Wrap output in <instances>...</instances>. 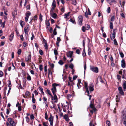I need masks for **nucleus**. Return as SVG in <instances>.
<instances>
[{"label": "nucleus", "mask_w": 126, "mask_h": 126, "mask_svg": "<svg viewBox=\"0 0 126 126\" xmlns=\"http://www.w3.org/2000/svg\"><path fill=\"white\" fill-rule=\"evenodd\" d=\"M110 28L111 29H113V24L112 22H110Z\"/></svg>", "instance_id": "7c9ffc66"}, {"label": "nucleus", "mask_w": 126, "mask_h": 126, "mask_svg": "<svg viewBox=\"0 0 126 126\" xmlns=\"http://www.w3.org/2000/svg\"><path fill=\"white\" fill-rule=\"evenodd\" d=\"M108 126H109L110 125V121H107L106 122Z\"/></svg>", "instance_id": "c9c22d12"}, {"label": "nucleus", "mask_w": 126, "mask_h": 126, "mask_svg": "<svg viewBox=\"0 0 126 126\" xmlns=\"http://www.w3.org/2000/svg\"><path fill=\"white\" fill-rule=\"evenodd\" d=\"M45 118L46 120L48 119V115L47 112H46L45 114Z\"/></svg>", "instance_id": "e433bc0d"}, {"label": "nucleus", "mask_w": 126, "mask_h": 126, "mask_svg": "<svg viewBox=\"0 0 126 126\" xmlns=\"http://www.w3.org/2000/svg\"><path fill=\"white\" fill-rule=\"evenodd\" d=\"M112 38L114 39L115 38V33L114 32L112 33Z\"/></svg>", "instance_id": "c03bdc74"}, {"label": "nucleus", "mask_w": 126, "mask_h": 126, "mask_svg": "<svg viewBox=\"0 0 126 126\" xmlns=\"http://www.w3.org/2000/svg\"><path fill=\"white\" fill-rule=\"evenodd\" d=\"M73 52V51H69L68 53L67 54V56L68 57L71 58L72 56V55Z\"/></svg>", "instance_id": "6e6552de"}, {"label": "nucleus", "mask_w": 126, "mask_h": 126, "mask_svg": "<svg viewBox=\"0 0 126 126\" xmlns=\"http://www.w3.org/2000/svg\"><path fill=\"white\" fill-rule=\"evenodd\" d=\"M114 44L115 45H118L117 42V41L116 39H114Z\"/></svg>", "instance_id": "37998d69"}, {"label": "nucleus", "mask_w": 126, "mask_h": 126, "mask_svg": "<svg viewBox=\"0 0 126 126\" xmlns=\"http://www.w3.org/2000/svg\"><path fill=\"white\" fill-rule=\"evenodd\" d=\"M58 63L60 65H62L64 63L63 62L62 60H60L58 62Z\"/></svg>", "instance_id": "c85d7f7f"}, {"label": "nucleus", "mask_w": 126, "mask_h": 126, "mask_svg": "<svg viewBox=\"0 0 126 126\" xmlns=\"http://www.w3.org/2000/svg\"><path fill=\"white\" fill-rule=\"evenodd\" d=\"M55 8H54V7H52L50 11V13H53V10Z\"/></svg>", "instance_id": "79ce46f5"}, {"label": "nucleus", "mask_w": 126, "mask_h": 126, "mask_svg": "<svg viewBox=\"0 0 126 126\" xmlns=\"http://www.w3.org/2000/svg\"><path fill=\"white\" fill-rule=\"evenodd\" d=\"M88 54L89 55H90L91 54V50L89 47H88Z\"/></svg>", "instance_id": "72a5a7b5"}, {"label": "nucleus", "mask_w": 126, "mask_h": 126, "mask_svg": "<svg viewBox=\"0 0 126 126\" xmlns=\"http://www.w3.org/2000/svg\"><path fill=\"white\" fill-rule=\"evenodd\" d=\"M29 17L28 16H26V17L25 18V21L26 22H27L28 20V18H29Z\"/></svg>", "instance_id": "680f3d73"}, {"label": "nucleus", "mask_w": 126, "mask_h": 126, "mask_svg": "<svg viewBox=\"0 0 126 126\" xmlns=\"http://www.w3.org/2000/svg\"><path fill=\"white\" fill-rule=\"evenodd\" d=\"M87 30L86 29V27H85L84 26H83L82 28V31L83 32H85V30Z\"/></svg>", "instance_id": "f704fd0d"}, {"label": "nucleus", "mask_w": 126, "mask_h": 126, "mask_svg": "<svg viewBox=\"0 0 126 126\" xmlns=\"http://www.w3.org/2000/svg\"><path fill=\"white\" fill-rule=\"evenodd\" d=\"M46 122H43V126H47L48 125H47L46 124Z\"/></svg>", "instance_id": "774afa93"}, {"label": "nucleus", "mask_w": 126, "mask_h": 126, "mask_svg": "<svg viewBox=\"0 0 126 126\" xmlns=\"http://www.w3.org/2000/svg\"><path fill=\"white\" fill-rule=\"evenodd\" d=\"M34 116L33 115H30V118L31 119H34Z\"/></svg>", "instance_id": "bf43d9fd"}, {"label": "nucleus", "mask_w": 126, "mask_h": 126, "mask_svg": "<svg viewBox=\"0 0 126 126\" xmlns=\"http://www.w3.org/2000/svg\"><path fill=\"white\" fill-rule=\"evenodd\" d=\"M31 57L30 55H29L28 57H27V59H25L26 61H29L31 60Z\"/></svg>", "instance_id": "2eb2a0df"}, {"label": "nucleus", "mask_w": 126, "mask_h": 126, "mask_svg": "<svg viewBox=\"0 0 126 126\" xmlns=\"http://www.w3.org/2000/svg\"><path fill=\"white\" fill-rule=\"evenodd\" d=\"M90 69L91 71L95 73H97L98 72V69L97 67L90 66Z\"/></svg>", "instance_id": "7ed1b4c3"}, {"label": "nucleus", "mask_w": 126, "mask_h": 126, "mask_svg": "<svg viewBox=\"0 0 126 126\" xmlns=\"http://www.w3.org/2000/svg\"><path fill=\"white\" fill-rule=\"evenodd\" d=\"M46 25H47V28H48L49 27L50 24L48 22L46 23Z\"/></svg>", "instance_id": "09e8293b"}, {"label": "nucleus", "mask_w": 126, "mask_h": 126, "mask_svg": "<svg viewBox=\"0 0 126 126\" xmlns=\"http://www.w3.org/2000/svg\"><path fill=\"white\" fill-rule=\"evenodd\" d=\"M118 89L119 91V93L121 95H124V93L123 91L122 87H121L120 86L118 88Z\"/></svg>", "instance_id": "423d86ee"}, {"label": "nucleus", "mask_w": 126, "mask_h": 126, "mask_svg": "<svg viewBox=\"0 0 126 126\" xmlns=\"http://www.w3.org/2000/svg\"><path fill=\"white\" fill-rule=\"evenodd\" d=\"M99 80H100V82H101L102 83H104V82L102 80V79L101 78V77H99Z\"/></svg>", "instance_id": "0e129e2a"}, {"label": "nucleus", "mask_w": 126, "mask_h": 126, "mask_svg": "<svg viewBox=\"0 0 126 126\" xmlns=\"http://www.w3.org/2000/svg\"><path fill=\"white\" fill-rule=\"evenodd\" d=\"M68 117V116L67 114H65L63 116V118L64 119H65L67 117Z\"/></svg>", "instance_id": "338daca9"}, {"label": "nucleus", "mask_w": 126, "mask_h": 126, "mask_svg": "<svg viewBox=\"0 0 126 126\" xmlns=\"http://www.w3.org/2000/svg\"><path fill=\"white\" fill-rule=\"evenodd\" d=\"M94 86L93 84L91 83L89 84V89L90 92H92L94 90Z\"/></svg>", "instance_id": "0eeeda50"}, {"label": "nucleus", "mask_w": 126, "mask_h": 126, "mask_svg": "<svg viewBox=\"0 0 126 126\" xmlns=\"http://www.w3.org/2000/svg\"><path fill=\"white\" fill-rule=\"evenodd\" d=\"M50 16L54 18H55L57 16V14L55 13H50Z\"/></svg>", "instance_id": "9b49d317"}, {"label": "nucleus", "mask_w": 126, "mask_h": 126, "mask_svg": "<svg viewBox=\"0 0 126 126\" xmlns=\"http://www.w3.org/2000/svg\"><path fill=\"white\" fill-rule=\"evenodd\" d=\"M119 54L121 57L123 58L124 57V54L122 52H120Z\"/></svg>", "instance_id": "a19ab883"}, {"label": "nucleus", "mask_w": 126, "mask_h": 126, "mask_svg": "<svg viewBox=\"0 0 126 126\" xmlns=\"http://www.w3.org/2000/svg\"><path fill=\"white\" fill-rule=\"evenodd\" d=\"M61 12H64V7H62L61 9Z\"/></svg>", "instance_id": "5fc2aeb1"}, {"label": "nucleus", "mask_w": 126, "mask_h": 126, "mask_svg": "<svg viewBox=\"0 0 126 126\" xmlns=\"http://www.w3.org/2000/svg\"><path fill=\"white\" fill-rule=\"evenodd\" d=\"M39 69L40 71H41L43 70V66L42 65H40L39 66Z\"/></svg>", "instance_id": "49530a36"}, {"label": "nucleus", "mask_w": 126, "mask_h": 126, "mask_svg": "<svg viewBox=\"0 0 126 126\" xmlns=\"http://www.w3.org/2000/svg\"><path fill=\"white\" fill-rule=\"evenodd\" d=\"M47 66L46 65L45 66L44 68V72L45 75H46L47 73Z\"/></svg>", "instance_id": "bb28decb"}, {"label": "nucleus", "mask_w": 126, "mask_h": 126, "mask_svg": "<svg viewBox=\"0 0 126 126\" xmlns=\"http://www.w3.org/2000/svg\"><path fill=\"white\" fill-rule=\"evenodd\" d=\"M74 67V65L73 64L71 63L70 64L69 66V67L71 69H73Z\"/></svg>", "instance_id": "473e14b6"}, {"label": "nucleus", "mask_w": 126, "mask_h": 126, "mask_svg": "<svg viewBox=\"0 0 126 126\" xmlns=\"http://www.w3.org/2000/svg\"><path fill=\"white\" fill-rule=\"evenodd\" d=\"M3 73L2 71H0V77H2Z\"/></svg>", "instance_id": "a18cd8bd"}, {"label": "nucleus", "mask_w": 126, "mask_h": 126, "mask_svg": "<svg viewBox=\"0 0 126 126\" xmlns=\"http://www.w3.org/2000/svg\"><path fill=\"white\" fill-rule=\"evenodd\" d=\"M83 18L81 16H79L78 17V20L79 22V25H82V22Z\"/></svg>", "instance_id": "20e7f679"}, {"label": "nucleus", "mask_w": 126, "mask_h": 126, "mask_svg": "<svg viewBox=\"0 0 126 126\" xmlns=\"http://www.w3.org/2000/svg\"><path fill=\"white\" fill-rule=\"evenodd\" d=\"M16 35L18 36H19V34L18 31H17V29L16 30Z\"/></svg>", "instance_id": "e2e57ef3"}, {"label": "nucleus", "mask_w": 126, "mask_h": 126, "mask_svg": "<svg viewBox=\"0 0 126 126\" xmlns=\"http://www.w3.org/2000/svg\"><path fill=\"white\" fill-rule=\"evenodd\" d=\"M5 21H4L3 23H2L1 24L3 28H4L5 27Z\"/></svg>", "instance_id": "de8ad7c7"}, {"label": "nucleus", "mask_w": 126, "mask_h": 126, "mask_svg": "<svg viewBox=\"0 0 126 126\" xmlns=\"http://www.w3.org/2000/svg\"><path fill=\"white\" fill-rule=\"evenodd\" d=\"M54 53L55 55V56L58 55V52L57 50L55 49H54Z\"/></svg>", "instance_id": "393cba45"}, {"label": "nucleus", "mask_w": 126, "mask_h": 126, "mask_svg": "<svg viewBox=\"0 0 126 126\" xmlns=\"http://www.w3.org/2000/svg\"><path fill=\"white\" fill-rule=\"evenodd\" d=\"M123 87L124 90L126 89V81H125V82H124L123 83Z\"/></svg>", "instance_id": "4be33fe9"}, {"label": "nucleus", "mask_w": 126, "mask_h": 126, "mask_svg": "<svg viewBox=\"0 0 126 126\" xmlns=\"http://www.w3.org/2000/svg\"><path fill=\"white\" fill-rule=\"evenodd\" d=\"M85 27H86V29L87 30H88L90 28V26L87 24L86 25Z\"/></svg>", "instance_id": "4c0bfd02"}, {"label": "nucleus", "mask_w": 126, "mask_h": 126, "mask_svg": "<svg viewBox=\"0 0 126 126\" xmlns=\"http://www.w3.org/2000/svg\"><path fill=\"white\" fill-rule=\"evenodd\" d=\"M31 15V13L30 11H28L26 13L25 15L26 16H29Z\"/></svg>", "instance_id": "412c9836"}, {"label": "nucleus", "mask_w": 126, "mask_h": 126, "mask_svg": "<svg viewBox=\"0 0 126 126\" xmlns=\"http://www.w3.org/2000/svg\"><path fill=\"white\" fill-rule=\"evenodd\" d=\"M43 16L41 15V14H40V16H39V19L40 20H41V21H42V17Z\"/></svg>", "instance_id": "052dcab7"}, {"label": "nucleus", "mask_w": 126, "mask_h": 126, "mask_svg": "<svg viewBox=\"0 0 126 126\" xmlns=\"http://www.w3.org/2000/svg\"><path fill=\"white\" fill-rule=\"evenodd\" d=\"M39 89L41 93L43 94V95H44V93L43 91V89L40 86H39Z\"/></svg>", "instance_id": "f8f14e48"}, {"label": "nucleus", "mask_w": 126, "mask_h": 126, "mask_svg": "<svg viewBox=\"0 0 126 126\" xmlns=\"http://www.w3.org/2000/svg\"><path fill=\"white\" fill-rule=\"evenodd\" d=\"M14 35L13 34H11L10 36V38L9 40L11 41L13 38Z\"/></svg>", "instance_id": "aec40b11"}, {"label": "nucleus", "mask_w": 126, "mask_h": 126, "mask_svg": "<svg viewBox=\"0 0 126 126\" xmlns=\"http://www.w3.org/2000/svg\"><path fill=\"white\" fill-rule=\"evenodd\" d=\"M39 52L40 54L41 55H42L43 54V51L42 50H40L39 51Z\"/></svg>", "instance_id": "6e6d98bb"}, {"label": "nucleus", "mask_w": 126, "mask_h": 126, "mask_svg": "<svg viewBox=\"0 0 126 126\" xmlns=\"http://www.w3.org/2000/svg\"><path fill=\"white\" fill-rule=\"evenodd\" d=\"M25 94L26 96L28 97L30 95V93L28 91H27L26 92Z\"/></svg>", "instance_id": "b1692460"}, {"label": "nucleus", "mask_w": 126, "mask_h": 126, "mask_svg": "<svg viewBox=\"0 0 126 126\" xmlns=\"http://www.w3.org/2000/svg\"><path fill=\"white\" fill-rule=\"evenodd\" d=\"M54 1H53V2L52 3V7H54V8H55L56 7V4H55V3H54Z\"/></svg>", "instance_id": "864d4df0"}, {"label": "nucleus", "mask_w": 126, "mask_h": 126, "mask_svg": "<svg viewBox=\"0 0 126 126\" xmlns=\"http://www.w3.org/2000/svg\"><path fill=\"white\" fill-rule=\"evenodd\" d=\"M54 95V97H53L52 95V96H51V97H52V100H55L57 99V98L56 94Z\"/></svg>", "instance_id": "4468645a"}, {"label": "nucleus", "mask_w": 126, "mask_h": 126, "mask_svg": "<svg viewBox=\"0 0 126 126\" xmlns=\"http://www.w3.org/2000/svg\"><path fill=\"white\" fill-rule=\"evenodd\" d=\"M20 23L22 27H23V24H24V22L22 20H20Z\"/></svg>", "instance_id": "2f4dec72"}, {"label": "nucleus", "mask_w": 126, "mask_h": 126, "mask_svg": "<svg viewBox=\"0 0 126 126\" xmlns=\"http://www.w3.org/2000/svg\"><path fill=\"white\" fill-rule=\"evenodd\" d=\"M85 92H87V95L88 96H89V95H89V90H86V91Z\"/></svg>", "instance_id": "13d9d810"}, {"label": "nucleus", "mask_w": 126, "mask_h": 126, "mask_svg": "<svg viewBox=\"0 0 126 126\" xmlns=\"http://www.w3.org/2000/svg\"><path fill=\"white\" fill-rule=\"evenodd\" d=\"M32 36L31 37V40H33V39L34 37V35L33 33H32Z\"/></svg>", "instance_id": "4d7b16f0"}, {"label": "nucleus", "mask_w": 126, "mask_h": 126, "mask_svg": "<svg viewBox=\"0 0 126 126\" xmlns=\"http://www.w3.org/2000/svg\"><path fill=\"white\" fill-rule=\"evenodd\" d=\"M122 120H125L126 119V115L125 114H123L122 116Z\"/></svg>", "instance_id": "f3484780"}, {"label": "nucleus", "mask_w": 126, "mask_h": 126, "mask_svg": "<svg viewBox=\"0 0 126 126\" xmlns=\"http://www.w3.org/2000/svg\"><path fill=\"white\" fill-rule=\"evenodd\" d=\"M111 11L110 9V7H108L107 10V12L108 13H110Z\"/></svg>", "instance_id": "58836bf2"}, {"label": "nucleus", "mask_w": 126, "mask_h": 126, "mask_svg": "<svg viewBox=\"0 0 126 126\" xmlns=\"http://www.w3.org/2000/svg\"><path fill=\"white\" fill-rule=\"evenodd\" d=\"M24 31L25 34V36H27L28 32L26 27H25L24 28Z\"/></svg>", "instance_id": "dca6fc26"}, {"label": "nucleus", "mask_w": 126, "mask_h": 126, "mask_svg": "<svg viewBox=\"0 0 126 126\" xmlns=\"http://www.w3.org/2000/svg\"><path fill=\"white\" fill-rule=\"evenodd\" d=\"M7 120L10 123V126H13L15 125V122L12 118H8Z\"/></svg>", "instance_id": "f257e3e1"}, {"label": "nucleus", "mask_w": 126, "mask_h": 126, "mask_svg": "<svg viewBox=\"0 0 126 126\" xmlns=\"http://www.w3.org/2000/svg\"><path fill=\"white\" fill-rule=\"evenodd\" d=\"M44 45L45 47V49L47 50L48 48V46H47V42H45L44 43Z\"/></svg>", "instance_id": "ddd939ff"}, {"label": "nucleus", "mask_w": 126, "mask_h": 126, "mask_svg": "<svg viewBox=\"0 0 126 126\" xmlns=\"http://www.w3.org/2000/svg\"><path fill=\"white\" fill-rule=\"evenodd\" d=\"M88 13H87L86 11L85 13V15L86 17H88V15H91V13L89 9H88Z\"/></svg>", "instance_id": "9d476101"}, {"label": "nucleus", "mask_w": 126, "mask_h": 126, "mask_svg": "<svg viewBox=\"0 0 126 126\" xmlns=\"http://www.w3.org/2000/svg\"><path fill=\"white\" fill-rule=\"evenodd\" d=\"M53 34L55 35L57 34L56 28H55L54 30Z\"/></svg>", "instance_id": "a878e982"}, {"label": "nucleus", "mask_w": 126, "mask_h": 126, "mask_svg": "<svg viewBox=\"0 0 126 126\" xmlns=\"http://www.w3.org/2000/svg\"><path fill=\"white\" fill-rule=\"evenodd\" d=\"M52 85L53 87L51 88V90L53 94H56V86H57V85L56 84L54 83Z\"/></svg>", "instance_id": "f03ea898"}, {"label": "nucleus", "mask_w": 126, "mask_h": 126, "mask_svg": "<svg viewBox=\"0 0 126 126\" xmlns=\"http://www.w3.org/2000/svg\"><path fill=\"white\" fill-rule=\"evenodd\" d=\"M26 121L28 122H29L30 120L29 118L27 116L26 117Z\"/></svg>", "instance_id": "3c124183"}, {"label": "nucleus", "mask_w": 126, "mask_h": 126, "mask_svg": "<svg viewBox=\"0 0 126 126\" xmlns=\"http://www.w3.org/2000/svg\"><path fill=\"white\" fill-rule=\"evenodd\" d=\"M82 55L83 57H84L86 55L85 51V49H84L83 50Z\"/></svg>", "instance_id": "c756f323"}, {"label": "nucleus", "mask_w": 126, "mask_h": 126, "mask_svg": "<svg viewBox=\"0 0 126 126\" xmlns=\"http://www.w3.org/2000/svg\"><path fill=\"white\" fill-rule=\"evenodd\" d=\"M27 75H28V76L27 78V80L29 81L31 80V76L29 75V74L28 73L27 74Z\"/></svg>", "instance_id": "6ab92c4d"}, {"label": "nucleus", "mask_w": 126, "mask_h": 126, "mask_svg": "<svg viewBox=\"0 0 126 126\" xmlns=\"http://www.w3.org/2000/svg\"><path fill=\"white\" fill-rule=\"evenodd\" d=\"M90 106L91 108H93V110L95 111V110L96 109L94 107L93 104L92 103H91L90 104Z\"/></svg>", "instance_id": "a211bd4d"}, {"label": "nucleus", "mask_w": 126, "mask_h": 126, "mask_svg": "<svg viewBox=\"0 0 126 126\" xmlns=\"http://www.w3.org/2000/svg\"><path fill=\"white\" fill-rule=\"evenodd\" d=\"M49 121L50 122V126H53V117L51 114H50V117L48 119Z\"/></svg>", "instance_id": "39448f33"}, {"label": "nucleus", "mask_w": 126, "mask_h": 126, "mask_svg": "<svg viewBox=\"0 0 126 126\" xmlns=\"http://www.w3.org/2000/svg\"><path fill=\"white\" fill-rule=\"evenodd\" d=\"M84 87L86 89V90H88V85L87 83L85 82L84 83Z\"/></svg>", "instance_id": "5701e85b"}, {"label": "nucleus", "mask_w": 126, "mask_h": 126, "mask_svg": "<svg viewBox=\"0 0 126 126\" xmlns=\"http://www.w3.org/2000/svg\"><path fill=\"white\" fill-rule=\"evenodd\" d=\"M121 67L123 68H124L126 66V64L125 60L123 59L121 61Z\"/></svg>", "instance_id": "1a4fd4ad"}, {"label": "nucleus", "mask_w": 126, "mask_h": 126, "mask_svg": "<svg viewBox=\"0 0 126 126\" xmlns=\"http://www.w3.org/2000/svg\"><path fill=\"white\" fill-rule=\"evenodd\" d=\"M77 77V76L76 75L74 76L73 77V80H75L76 78Z\"/></svg>", "instance_id": "69168bd1"}, {"label": "nucleus", "mask_w": 126, "mask_h": 126, "mask_svg": "<svg viewBox=\"0 0 126 126\" xmlns=\"http://www.w3.org/2000/svg\"><path fill=\"white\" fill-rule=\"evenodd\" d=\"M47 93L51 96H52V95L51 94L50 91L49 90L47 89Z\"/></svg>", "instance_id": "cd10ccee"}, {"label": "nucleus", "mask_w": 126, "mask_h": 126, "mask_svg": "<svg viewBox=\"0 0 126 126\" xmlns=\"http://www.w3.org/2000/svg\"><path fill=\"white\" fill-rule=\"evenodd\" d=\"M76 53L78 54H79L80 53V50L79 49H77L76 50Z\"/></svg>", "instance_id": "8fccbe9b"}, {"label": "nucleus", "mask_w": 126, "mask_h": 126, "mask_svg": "<svg viewBox=\"0 0 126 126\" xmlns=\"http://www.w3.org/2000/svg\"><path fill=\"white\" fill-rule=\"evenodd\" d=\"M21 52V49H19L18 50V52H17V53L19 55L20 54Z\"/></svg>", "instance_id": "603ef678"}, {"label": "nucleus", "mask_w": 126, "mask_h": 126, "mask_svg": "<svg viewBox=\"0 0 126 126\" xmlns=\"http://www.w3.org/2000/svg\"><path fill=\"white\" fill-rule=\"evenodd\" d=\"M28 45L25 42H24L23 43V45L24 47H26Z\"/></svg>", "instance_id": "ea45409f"}]
</instances>
